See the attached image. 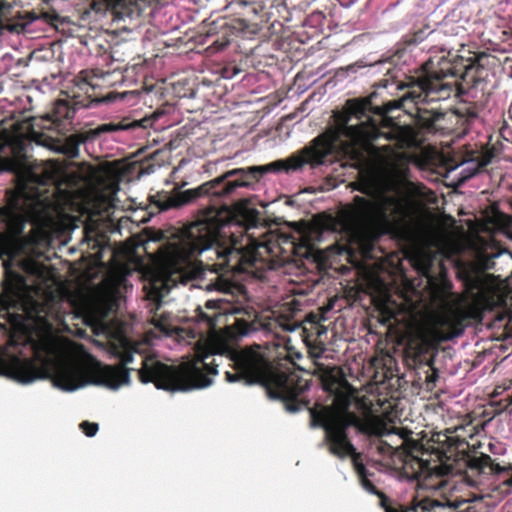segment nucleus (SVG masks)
I'll return each instance as SVG.
<instances>
[{"instance_id":"obj_32","label":"nucleus","mask_w":512,"mask_h":512,"mask_svg":"<svg viewBox=\"0 0 512 512\" xmlns=\"http://www.w3.org/2000/svg\"><path fill=\"white\" fill-rule=\"evenodd\" d=\"M408 434H409V432H408V431H406V430H402V432L400 433V436H401L402 438H406V437L408 436Z\"/></svg>"},{"instance_id":"obj_2","label":"nucleus","mask_w":512,"mask_h":512,"mask_svg":"<svg viewBox=\"0 0 512 512\" xmlns=\"http://www.w3.org/2000/svg\"><path fill=\"white\" fill-rule=\"evenodd\" d=\"M369 106L367 100H350L343 113L336 116V127L317 137L300 155L277 160L267 165L237 168L208 181L197 188L175 192L160 197L155 203L161 211L178 209L193 203L212 192L225 179L248 173L254 177L270 172L295 171L304 164H322L325 157L339 150L352 159H360L366 152L375 157L381 166V177L371 175L360 183L359 190L366 196H356L343 206L335 216L321 215L314 218L311 234L320 239L326 232L339 233L351 243L363 245L384 234V146L376 147L371 141L384 137L369 118L362 119Z\"/></svg>"},{"instance_id":"obj_28","label":"nucleus","mask_w":512,"mask_h":512,"mask_svg":"<svg viewBox=\"0 0 512 512\" xmlns=\"http://www.w3.org/2000/svg\"><path fill=\"white\" fill-rule=\"evenodd\" d=\"M325 332H326V328H325L324 326L318 325V326L316 327V333H317V335H319V336H320V335L324 334Z\"/></svg>"},{"instance_id":"obj_21","label":"nucleus","mask_w":512,"mask_h":512,"mask_svg":"<svg viewBox=\"0 0 512 512\" xmlns=\"http://www.w3.org/2000/svg\"><path fill=\"white\" fill-rule=\"evenodd\" d=\"M109 8H121L128 5V0H106Z\"/></svg>"},{"instance_id":"obj_27","label":"nucleus","mask_w":512,"mask_h":512,"mask_svg":"<svg viewBox=\"0 0 512 512\" xmlns=\"http://www.w3.org/2000/svg\"><path fill=\"white\" fill-rule=\"evenodd\" d=\"M300 405L299 404H287L286 405V409L290 412H296L298 410H300Z\"/></svg>"},{"instance_id":"obj_19","label":"nucleus","mask_w":512,"mask_h":512,"mask_svg":"<svg viewBox=\"0 0 512 512\" xmlns=\"http://www.w3.org/2000/svg\"><path fill=\"white\" fill-rule=\"evenodd\" d=\"M496 257V255L487 256V255H478V265L482 269H490L493 265V259Z\"/></svg>"},{"instance_id":"obj_5","label":"nucleus","mask_w":512,"mask_h":512,"mask_svg":"<svg viewBox=\"0 0 512 512\" xmlns=\"http://www.w3.org/2000/svg\"><path fill=\"white\" fill-rule=\"evenodd\" d=\"M351 395L336 393L332 407L323 408L317 415L318 423L324 427L329 450L342 458L354 455V447L347 439L346 429L350 426L362 428L361 420L348 411Z\"/></svg>"},{"instance_id":"obj_3","label":"nucleus","mask_w":512,"mask_h":512,"mask_svg":"<svg viewBox=\"0 0 512 512\" xmlns=\"http://www.w3.org/2000/svg\"><path fill=\"white\" fill-rule=\"evenodd\" d=\"M258 212L248 210L245 233L240 226L219 224L212 218L199 220L170 235L158 232L153 240L165 239L156 256V271L149 281L148 296L159 305L178 283L185 284L204 271H249L275 269L278 246L274 236L259 241L249 231L256 226Z\"/></svg>"},{"instance_id":"obj_8","label":"nucleus","mask_w":512,"mask_h":512,"mask_svg":"<svg viewBox=\"0 0 512 512\" xmlns=\"http://www.w3.org/2000/svg\"><path fill=\"white\" fill-rule=\"evenodd\" d=\"M442 77V73H429L426 76L420 78L416 87L420 92L417 93L416 89L414 88L411 92H409V98H411L416 104L426 101V98L429 94L441 90L442 85L439 81Z\"/></svg>"},{"instance_id":"obj_15","label":"nucleus","mask_w":512,"mask_h":512,"mask_svg":"<svg viewBox=\"0 0 512 512\" xmlns=\"http://www.w3.org/2000/svg\"><path fill=\"white\" fill-rule=\"evenodd\" d=\"M442 506L443 505L439 502H431L429 500H422L411 507H407L403 511H397L392 508H386V512H420V511L426 512V511L430 510L431 508L442 507Z\"/></svg>"},{"instance_id":"obj_18","label":"nucleus","mask_w":512,"mask_h":512,"mask_svg":"<svg viewBox=\"0 0 512 512\" xmlns=\"http://www.w3.org/2000/svg\"><path fill=\"white\" fill-rule=\"evenodd\" d=\"M80 428L85 433L86 436L92 437L94 436L98 431V425L96 423H90V422H82L80 424Z\"/></svg>"},{"instance_id":"obj_1","label":"nucleus","mask_w":512,"mask_h":512,"mask_svg":"<svg viewBox=\"0 0 512 512\" xmlns=\"http://www.w3.org/2000/svg\"><path fill=\"white\" fill-rule=\"evenodd\" d=\"M25 269L36 275L37 280L29 283L21 275L7 272L5 295L0 297V375L21 384L51 377L53 385L66 392L89 384L117 390L130 384L129 370L124 365L133 362L134 354H138L142 383H153L157 389L166 391L185 392L209 387L212 376L218 374L216 357L227 354L233 362V371L226 372L228 382L260 383L266 387L269 397L274 398V370L268 366L259 346L230 351L212 338L193 360L179 366L142 355L143 344L131 342L121 322L106 319L124 281L122 276L115 278L106 297L84 298L78 306L86 324L97 335L109 339L111 353L121 360L120 365H102L82 345L57 335L48 320L49 302L54 298L51 284L36 263L25 264Z\"/></svg>"},{"instance_id":"obj_31","label":"nucleus","mask_w":512,"mask_h":512,"mask_svg":"<svg viewBox=\"0 0 512 512\" xmlns=\"http://www.w3.org/2000/svg\"><path fill=\"white\" fill-rule=\"evenodd\" d=\"M503 484H505V485H507V486H512V476H511L509 479L505 480V481L503 482Z\"/></svg>"},{"instance_id":"obj_7","label":"nucleus","mask_w":512,"mask_h":512,"mask_svg":"<svg viewBox=\"0 0 512 512\" xmlns=\"http://www.w3.org/2000/svg\"><path fill=\"white\" fill-rule=\"evenodd\" d=\"M454 318L449 303L444 301L442 307L429 315L425 327L420 331L423 340L443 339L440 328L453 326Z\"/></svg>"},{"instance_id":"obj_12","label":"nucleus","mask_w":512,"mask_h":512,"mask_svg":"<svg viewBox=\"0 0 512 512\" xmlns=\"http://www.w3.org/2000/svg\"><path fill=\"white\" fill-rule=\"evenodd\" d=\"M409 464H406L405 469L408 470ZM411 468L413 469V477L417 478L419 481L426 477H430L437 470V466H431L430 463L426 460L413 458L410 463Z\"/></svg>"},{"instance_id":"obj_24","label":"nucleus","mask_w":512,"mask_h":512,"mask_svg":"<svg viewBox=\"0 0 512 512\" xmlns=\"http://www.w3.org/2000/svg\"><path fill=\"white\" fill-rule=\"evenodd\" d=\"M400 107V103L398 101L389 102L385 105L384 112L388 113L394 109H397Z\"/></svg>"},{"instance_id":"obj_11","label":"nucleus","mask_w":512,"mask_h":512,"mask_svg":"<svg viewBox=\"0 0 512 512\" xmlns=\"http://www.w3.org/2000/svg\"><path fill=\"white\" fill-rule=\"evenodd\" d=\"M84 141L78 135H72L66 139L64 143L56 144L52 149L71 158H76L79 155V146Z\"/></svg>"},{"instance_id":"obj_17","label":"nucleus","mask_w":512,"mask_h":512,"mask_svg":"<svg viewBox=\"0 0 512 512\" xmlns=\"http://www.w3.org/2000/svg\"><path fill=\"white\" fill-rule=\"evenodd\" d=\"M245 186H248V183L245 182V181H241V180L229 181L226 184V186L223 188L222 191H220V192H213V193L214 194H218V195H226V194H230L231 192H233L238 187H245Z\"/></svg>"},{"instance_id":"obj_23","label":"nucleus","mask_w":512,"mask_h":512,"mask_svg":"<svg viewBox=\"0 0 512 512\" xmlns=\"http://www.w3.org/2000/svg\"><path fill=\"white\" fill-rule=\"evenodd\" d=\"M472 500L471 499H462L461 501L459 500H454V501H448L447 502V506L449 508H452V509H457L459 508L462 504L464 503H468V502H471Z\"/></svg>"},{"instance_id":"obj_22","label":"nucleus","mask_w":512,"mask_h":512,"mask_svg":"<svg viewBox=\"0 0 512 512\" xmlns=\"http://www.w3.org/2000/svg\"><path fill=\"white\" fill-rule=\"evenodd\" d=\"M485 461L488 463V462H492L491 458L490 457H486L485 458ZM491 470L495 473H502V472H505L507 470H512V467H501L499 464H495V463H491Z\"/></svg>"},{"instance_id":"obj_10","label":"nucleus","mask_w":512,"mask_h":512,"mask_svg":"<svg viewBox=\"0 0 512 512\" xmlns=\"http://www.w3.org/2000/svg\"><path fill=\"white\" fill-rule=\"evenodd\" d=\"M152 322L154 325V330L147 332L144 339L146 344L152 345L155 338L160 336H169L174 330V326L171 324L168 317H155L153 318Z\"/></svg>"},{"instance_id":"obj_9","label":"nucleus","mask_w":512,"mask_h":512,"mask_svg":"<svg viewBox=\"0 0 512 512\" xmlns=\"http://www.w3.org/2000/svg\"><path fill=\"white\" fill-rule=\"evenodd\" d=\"M294 301L284 304L277 312L274 313L277 324L284 330L293 332L300 327V322L294 320L297 308Z\"/></svg>"},{"instance_id":"obj_34","label":"nucleus","mask_w":512,"mask_h":512,"mask_svg":"<svg viewBox=\"0 0 512 512\" xmlns=\"http://www.w3.org/2000/svg\"><path fill=\"white\" fill-rule=\"evenodd\" d=\"M435 120H436V117H433L432 119L429 120V123H427V125H431Z\"/></svg>"},{"instance_id":"obj_6","label":"nucleus","mask_w":512,"mask_h":512,"mask_svg":"<svg viewBox=\"0 0 512 512\" xmlns=\"http://www.w3.org/2000/svg\"><path fill=\"white\" fill-rule=\"evenodd\" d=\"M88 186L90 201L98 212L108 211L115 205L119 184L115 177L107 172L91 170Z\"/></svg>"},{"instance_id":"obj_14","label":"nucleus","mask_w":512,"mask_h":512,"mask_svg":"<svg viewBox=\"0 0 512 512\" xmlns=\"http://www.w3.org/2000/svg\"><path fill=\"white\" fill-rule=\"evenodd\" d=\"M231 337H243L256 331L250 323L245 320L237 319L233 326L229 327Z\"/></svg>"},{"instance_id":"obj_29","label":"nucleus","mask_w":512,"mask_h":512,"mask_svg":"<svg viewBox=\"0 0 512 512\" xmlns=\"http://www.w3.org/2000/svg\"><path fill=\"white\" fill-rule=\"evenodd\" d=\"M217 305H218V302H217V301H215V300H209V301H207V303H206V306H207L208 308H216V307H217Z\"/></svg>"},{"instance_id":"obj_30","label":"nucleus","mask_w":512,"mask_h":512,"mask_svg":"<svg viewBox=\"0 0 512 512\" xmlns=\"http://www.w3.org/2000/svg\"><path fill=\"white\" fill-rule=\"evenodd\" d=\"M440 241H441L440 239L435 238V239H433V243H432V244H433L434 246H436V247H440Z\"/></svg>"},{"instance_id":"obj_20","label":"nucleus","mask_w":512,"mask_h":512,"mask_svg":"<svg viewBox=\"0 0 512 512\" xmlns=\"http://www.w3.org/2000/svg\"><path fill=\"white\" fill-rule=\"evenodd\" d=\"M491 162V156L484 155L482 156L481 160L476 164V166L470 170V174L468 177L474 175L480 168L485 167Z\"/></svg>"},{"instance_id":"obj_26","label":"nucleus","mask_w":512,"mask_h":512,"mask_svg":"<svg viewBox=\"0 0 512 512\" xmlns=\"http://www.w3.org/2000/svg\"><path fill=\"white\" fill-rule=\"evenodd\" d=\"M148 2H150V0H128V3L136 5L139 9H141V3L146 4Z\"/></svg>"},{"instance_id":"obj_4","label":"nucleus","mask_w":512,"mask_h":512,"mask_svg":"<svg viewBox=\"0 0 512 512\" xmlns=\"http://www.w3.org/2000/svg\"><path fill=\"white\" fill-rule=\"evenodd\" d=\"M15 171L23 184L0 209V222L15 237L19 250L26 244L46 245L70 229L73 217L71 196L64 191L52 192L44 188L49 181L62 177V165L54 160L36 162L28 159L26 143L13 139L8 132L0 133V172Z\"/></svg>"},{"instance_id":"obj_25","label":"nucleus","mask_w":512,"mask_h":512,"mask_svg":"<svg viewBox=\"0 0 512 512\" xmlns=\"http://www.w3.org/2000/svg\"><path fill=\"white\" fill-rule=\"evenodd\" d=\"M322 319H323L322 316H319V315H316V314H311V315L307 316V321L310 322V323L319 324V322Z\"/></svg>"},{"instance_id":"obj_33","label":"nucleus","mask_w":512,"mask_h":512,"mask_svg":"<svg viewBox=\"0 0 512 512\" xmlns=\"http://www.w3.org/2000/svg\"><path fill=\"white\" fill-rule=\"evenodd\" d=\"M425 488H432L435 489L437 486L435 485H428V484H422Z\"/></svg>"},{"instance_id":"obj_13","label":"nucleus","mask_w":512,"mask_h":512,"mask_svg":"<svg viewBox=\"0 0 512 512\" xmlns=\"http://www.w3.org/2000/svg\"><path fill=\"white\" fill-rule=\"evenodd\" d=\"M354 467L356 470V473L358 474L361 486L370 494H376L380 498H384L383 493L377 491L375 486L372 484V482L367 478V473L364 465L359 463L356 458L353 459Z\"/></svg>"},{"instance_id":"obj_16","label":"nucleus","mask_w":512,"mask_h":512,"mask_svg":"<svg viewBox=\"0 0 512 512\" xmlns=\"http://www.w3.org/2000/svg\"><path fill=\"white\" fill-rule=\"evenodd\" d=\"M125 128L126 126L124 125L108 123L98 126L95 130L91 131V133L93 135H99L101 133L114 132Z\"/></svg>"}]
</instances>
